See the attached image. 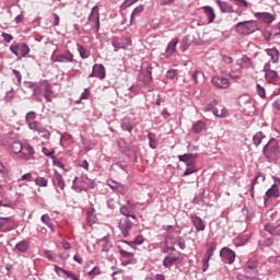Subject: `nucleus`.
<instances>
[{"label": "nucleus", "mask_w": 280, "mask_h": 280, "mask_svg": "<svg viewBox=\"0 0 280 280\" xmlns=\"http://www.w3.org/2000/svg\"><path fill=\"white\" fill-rule=\"evenodd\" d=\"M206 128H207V124L202 120H199L192 125V131L196 133L202 132V130H205Z\"/></svg>", "instance_id": "c9c22d12"}, {"label": "nucleus", "mask_w": 280, "mask_h": 280, "mask_svg": "<svg viewBox=\"0 0 280 280\" xmlns=\"http://www.w3.org/2000/svg\"><path fill=\"white\" fill-rule=\"evenodd\" d=\"M220 255L223 259H226L229 264H233V261H235V252L230 248H222Z\"/></svg>", "instance_id": "a211bd4d"}, {"label": "nucleus", "mask_w": 280, "mask_h": 280, "mask_svg": "<svg viewBox=\"0 0 280 280\" xmlns=\"http://www.w3.org/2000/svg\"><path fill=\"white\" fill-rule=\"evenodd\" d=\"M180 261H183V258L168 255L164 258L163 266L164 268H172V266H176V264H180Z\"/></svg>", "instance_id": "f3484780"}, {"label": "nucleus", "mask_w": 280, "mask_h": 280, "mask_svg": "<svg viewBox=\"0 0 280 280\" xmlns=\"http://www.w3.org/2000/svg\"><path fill=\"white\" fill-rule=\"evenodd\" d=\"M55 178L57 180L58 187H60L61 189H65V179L62 178V175L57 171L55 172Z\"/></svg>", "instance_id": "79ce46f5"}, {"label": "nucleus", "mask_w": 280, "mask_h": 280, "mask_svg": "<svg viewBox=\"0 0 280 280\" xmlns=\"http://www.w3.org/2000/svg\"><path fill=\"white\" fill-rule=\"evenodd\" d=\"M202 10L208 19V23H213L215 21V11L209 5L202 7Z\"/></svg>", "instance_id": "b1692460"}, {"label": "nucleus", "mask_w": 280, "mask_h": 280, "mask_svg": "<svg viewBox=\"0 0 280 280\" xmlns=\"http://www.w3.org/2000/svg\"><path fill=\"white\" fill-rule=\"evenodd\" d=\"M217 4L219 5L221 12L223 13H233L235 10L233 9V5L229 4V2L217 0Z\"/></svg>", "instance_id": "5701e85b"}, {"label": "nucleus", "mask_w": 280, "mask_h": 280, "mask_svg": "<svg viewBox=\"0 0 280 280\" xmlns=\"http://www.w3.org/2000/svg\"><path fill=\"white\" fill-rule=\"evenodd\" d=\"M277 78H279V74L277 73V71L265 68L266 82H268L269 84H272V82H277Z\"/></svg>", "instance_id": "4be33fe9"}, {"label": "nucleus", "mask_w": 280, "mask_h": 280, "mask_svg": "<svg viewBox=\"0 0 280 280\" xmlns=\"http://www.w3.org/2000/svg\"><path fill=\"white\" fill-rule=\"evenodd\" d=\"M178 161L185 163L187 167H194V165L196 164V155L191 153L178 155Z\"/></svg>", "instance_id": "dca6fc26"}, {"label": "nucleus", "mask_w": 280, "mask_h": 280, "mask_svg": "<svg viewBox=\"0 0 280 280\" xmlns=\"http://www.w3.org/2000/svg\"><path fill=\"white\" fill-rule=\"evenodd\" d=\"M262 152L269 161H275L279 156V141L271 138L268 143L264 147Z\"/></svg>", "instance_id": "f03ea898"}, {"label": "nucleus", "mask_w": 280, "mask_h": 280, "mask_svg": "<svg viewBox=\"0 0 280 280\" xmlns=\"http://www.w3.org/2000/svg\"><path fill=\"white\" fill-rule=\"evenodd\" d=\"M21 56H27L30 54V46L27 44H22L19 46Z\"/></svg>", "instance_id": "a18cd8bd"}, {"label": "nucleus", "mask_w": 280, "mask_h": 280, "mask_svg": "<svg viewBox=\"0 0 280 280\" xmlns=\"http://www.w3.org/2000/svg\"><path fill=\"white\" fill-rule=\"evenodd\" d=\"M89 277H97L98 275H102V270H100V267H94L91 271L88 272Z\"/></svg>", "instance_id": "09e8293b"}, {"label": "nucleus", "mask_w": 280, "mask_h": 280, "mask_svg": "<svg viewBox=\"0 0 280 280\" xmlns=\"http://www.w3.org/2000/svg\"><path fill=\"white\" fill-rule=\"evenodd\" d=\"M211 83L215 89H229L231 86V82L229 79L220 75H214L211 78Z\"/></svg>", "instance_id": "6e6552de"}, {"label": "nucleus", "mask_w": 280, "mask_h": 280, "mask_svg": "<svg viewBox=\"0 0 280 280\" xmlns=\"http://www.w3.org/2000/svg\"><path fill=\"white\" fill-rule=\"evenodd\" d=\"M209 270V260L202 259V272H207Z\"/></svg>", "instance_id": "69168bd1"}, {"label": "nucleus", "mask_w": 280, "mask_h": 280, "mask_svg": "<svg viewBox=\"0 0 280 280\" xmlns=\"http://www.w3.org/2000/svg\"><path fill=\"white\" fill-rule=\"evenodd\" d=\"M139 0H125L124 5L125 8H130V5H135Z\"/></svg>", "instance_id": "052dcab7"}, {"label": "nucleus", "mask_w": 280, "mask_h": 280, "mask_svg": "<svg viewBox=\"0 0 280 280\" xmlns=\"http://www.w3.org/2000/svg\"><path fill=\"white\" fill-rule=\"evenodd\" d=\"M78 51L81 56V58H89V56H91V51H89L86 48H84L83 46L78 45Z\"/></svg>", "instance_id": "37998d69"}, {"label": "nucleus", "mask_w": 280, "mask_h": 280, "mask_svg": "<svg viewBox=\"0 0 280 280\" xmlns=\"http://www.w3.org/2000/svg\"><path fill=\"white\" fill-rule=\"evenodd\" d=\"M212 114L214 117H219V119H224L225 117H229V109L224 106H220V108L214 107L212 108Z\"/></svg>", "instance_id": "412c9836"}, {"label": "nucleus", "mask_w": 280, "mask_h": 280, "mask_svg": "<svg viewBox=\"0 0 280 280\" xmlns=\"http://www.w3.org/2000/svg\"><path fill=\"white\" fill-rule=\"evenodd\" d=\"M35 119H36V112H28L25 116V121L28 127H30V124H34Z\"/></svg>", "instance_id": "a19ab883"}, {"label": "nucleus", "mask_w": 280, "mask_h": 280, "mask_svg": "<svg viewBox=\"0 0 280 280\" xmlns=\"http://www.w3.org/2000/svg\"><path fill=\"white\" fill-rule=\"evenodd\" d=\"M0 207L8 209V211H7L8 215H9V213H12V211H14V202L8 198L0 200ZM3 208H0V213L2 215H5V210Z\"/></svg>", "instance_id": "4468645a"}, {"label": "nucleus", "mask_w": 280, "mask_h": 280, "mask_svg": "<svg viewBox=\"0 0 280 280\" xmlns=\"http://www.w3.org/2000/svg\"><path fill=\"white\" fill-rule=\"evenodd\" d=\"M176 45H178V38H173L172 42L167 45L166 52L172 56L176 54Z\"/></svg>", "instance_id": "f704fd0d"}, {"label": "nucleus", "mask_w": 280, "mask_h": 280, "mask_svg": "<svg viewBox=\"0 0 280 280\" xmlns=\"http://www.w3.org/2000/svg\"><path fill=\"white\" fill-rule=\"evenodd\" d=\"M119 253L122 257H135V253H132V252H127V250L120 249Z\"/></svg>", "instance_id": "13d9d810"}, {"label": "nucleus", "mask_w": 280, "mask_h": 280, "mask_svg": "<svg viewBox=\"0 0 280 280\" xmlns=\"http://www.w3.org/2000/svg\"><path fill=\"white\" fill-rule=\"evenodd\" d=\"M191 223L194 224L196 231H205L207 229V225L205 224L203 220L198 215H192L190 218Z\"/></svg>", "instance_id": "6ab92c4d"}, {"label": "nucleus", "mask_w": 280, "mask_h": 280, "mask_svg": "<svg viewBox=\"0 0 280 280\" xmlns=\"http://www.w3.org/2000/svg\"><path fill=\"white\" fill-rule=\"evenodd\" d=\"M91 27H95L96 32H100V8L93 7L88 18Z\"/></svg>", "instance_id": "0eeeda50"}, {"label": "nucleus", "mask_w": 280, "mask_h": 280, "mask_svg": "<svg viewBox=\"0 0 280 280\" xmlns=\"http://www.w3.org/2000/svg\"><path fill=\"white\" fill-rule=\"evenodd\" d=\"M237 65L241 67V69H248L252 67L253 62L250 61V58L243 57L237 60Z\"/></svg>", "instance_id": "7c9ffc66"}, {"label": "nucleus", "mask_w": 280, "mask_h": 280, "mask_svg": "<svg viewBox=\"0 0 280 280\" xmlns=\"http://www.w3.org/2000/svg\"><path fill=\"white\" fill-rule=\"evenodd\" d=\"M34 95H44L46 102H51L54 97V90H51V84L49 82L43 80L39 81L35 86Z\"/></svg>", "instance_id": "f257e3e1"}, {"label": "nucleus", "mask_w": 280, "mask_h": 280, "mask_svg": "<svg viewBox=\"0 0 280 280\" xmlns=\"http://www.w3.org/2000/svg\"><path fill=\"white\" fill-rule=\"evenodd\" d=\"M236 5H238V8H248V5H250V3H248V1L246 0H234Z\"/></svg>", "instance_id": "3c124183"}, {"label": "nucleus", "mask_w": 280, "mask_h": 280, "mask_svg": "<svg viewBox=\"0 0 280 280\" xmlns=\"http://www.w3.org/2000/svg\"><path fill=\"white\" fill-rule=\"evenodd\" d=\"M215 248H218V245L215 243H211L202 259L210 261L211 257H213V253H215Z\"/></svg>", "instance_id": "cd10ccee"}, {"label": "nucleus", "mask_w": 280, "mask_h": 280, "mask_svg": "<svg viewBox=\"0 0 280 280\" xmlns=\"http://www.w3.org/2000/svg\"><path fill=\"white\" fill-rule=\"evenodd\" d=\"M89 95H91V92L89 89H85L84 92L81 94V100H89Z\"/></svg>", "instance_id": "0e129e2a"}, {"label": "nucleus", "mask_w": 280, "mask_h": 280, "mask_svg": "<svg viewBox=\"0 0 280 280\" xmlns=\"http://www.w3.org/2000/svg\"><path fill=\"white\" fill-rule=\"evenodd\" d=\"M148 139L150 148H152V150H156V145H159V139H156V133L149 132Z\"/></svg>", "instance_id": "473e14b6"}, {"label": "nucleus", "mask_w": 280, "mask_h": 280, "mask_svg": "<svg viewBox=\"0 0 280 280\" xmlns=\"http://www.w3.org/2000/svg\"><path fill=\"white\" fill-rule=\"evenodd\" d=\"M89 78H98V80H104V78H106V69L103 65H94Z\"/></svg>", "instance_id": "ddd939ff"}, {"label": "nucleus", "mask_w": 280, "mask_h": 280, "mask_svg": "<svg viewBox=\"0 0 280 280\" xmlns=\"http://www.w3.org/2000/svg\"><path fill=\"white\" fill-rule=\"evenodd\" d=\"M145 280H165V276L159 273L153 277H148V278H145Z\"/></svg>", "instance_id": "4d7b16f0"}, {"label": "nucleus", "mask_w": 280, "mask_h": 280, "mask_svg": "<svg viewBox=\"0 0 280 280\" xmlns=\"http://www.w3.org/2000/svg\"><path fill=\"white\" fill-rule=\"evenodd\" d=\"M42 222L44 224H46V226H48V229H50V231L55 232L56 230L54 229V223H51V218L49 217V214H44L42 215Z\"/></svg>", "instance_id": "58836bf2"}, {"label": "nucleus", "mask_w": 280, "mask_h": 280, "mask_svg": "<svg viewBox=\"0 0 280 280\" xmlns=\"http://www.w3.org/2000/svg\"><path fill=\"white\" fill-rule=\"evenodd\" d=\"M143 242H145V238L143 237V235H138L133 240V244H137L138 246H141V244H143Z\"/></svg>", "instance_id": "5fc2aeb1"}, {"label": "nucleus", "mask_w": 280, "mask_h": 280, "mask_svg": "<svg viewBox=\"0 0 280 280\" xmlns=\"http://www.w3.org/2000/svg\"><path fill=\"white\" fill-rule=\"evenodd\" d=\"M62 273L70 280H78V276L73 275L71 271L62 270Z\"/></svg>", "instance_id": "864d4df0"}, {"label": "nucleus", "mask_w": 280, "mask_h": 280, "mask_svg": "<svg viewBox=\"0 0 280 280\" xmlns=\"http://www.w3.org/2000/svg\"><path fill=\"white\" fill-rule=\"evenodd\" d=\"M28 128L30 130H34L35 132H37V135H42L43 137H49L51 135L49 130L38 121L30 122Z\"/></svg>", "instance_id": "9b49d317"}, {"label": "nucleus", "mask_w": 280, "mask_h": 280, "mask_svg": "<svg viewBox=\"0 0 280 280\" xmlns=\"http://www.w3.org/2000/svg\"><path fill=\"white\" fill-rule=\"evenodd\" d=\"M264 139H266V135H264V132L258 131L254 137H253V143L254 145H260L261 141H264Z\"/></svg>", "instance_id": "e433bc0d"}, {"label": "nucleus", "mask_w": 280, "mask_h": 280, "mask_svg": "<svg viewBox=\"0 0 280 280\" xmlns=\"http://www.w3.org/2000/svg\"><path fill=\"white\" fill-rule=\"evenodd\" d=\"M135 209H137V205L131 203L130 201H127L126 206L120 207V213L121 215H125V218H132V220H137V215H135Z\"/></svg>", "instance_id": "1a4fd4ad"}, {"label": "nucleus", "mask_w": 280, "mask_h": 280, "mask_svg": "<svg viewBox=\"0 0 280 280\" xmlns=\"http://www.w3.org/2000/svg\"><path fill=\"white\" fill-rule=\"evenodd\" d=\"M42 152L45 154V156H54V150H49L45 147L42 149Z\"/></svg>", "instance_id": "bf43d9fd"}, {"label": "nucleus", "mask_w": 280, "mask_h": 280, "mask_svg": "<svg viewBox=\"0 0 280 280\" xmlns=\"http://www.w3.org/2000/svg\"><path fill=\"white\" fill-rule=\"evenodd\" d=\"M133 223L128 218H121L118 222V229L122 237H130V231H132Z\"/></svg>", "instance_id": "39448f33"}, {"label": "nucleus", "mask_w": 280, "mask_h": 280, "mask_svg": "<svg viewBox=\"0 0 280 280\" xmlns=\"http://www.w3.org/2000/svg\"><path fill=\"white\" fill-rule=\"evenodd\" d=\"M266 196H267V198H279V196H280L279 186H277V184H273L271 186V188H269L266 191Z\"/></svg>", "instance_id": "bb28decb"}, {"label": "nucleus", "mask_w": 280, "mask_h": 280, "mask_svg": "<svg viewBox=\"0 0 280 280\" xmlns=\"http://www.w3.org/2000/svg\"><path fill=\"white\" fill-rule=\"evenodd\" d=\"M194 172H196V170L191 166H188V168H186V171L184 172V176H189V174H194Z\"/></svg>", "instance_id": "338daca9"}, {"label": "nucleus", "mask_w": 280, "mask_h": 280, "mask_svg": "<svg viewBox=\"0 0 280 280\" xmlns=\"http://www.w3.org/2000/svg\"><path fill=\"white\" fill-rule=\"evenodd\" d=\"M139 80L150 84L152 82V68L149 65H143L139 73Z\"/></svg>", "instance_id": "9d476101"}, {"label": "nucleus", "mask_w": 280, "mask_h": 280, "mask_svg": "<svg viewBox=\"0 0 280 280\" xmlns=\"http://www.w3.org/2000/svg\"><path fill=\"white\" fill-rule=\"evenodd\" d=\"M264 180H266V175L259 173L255 179H253L252 182V189H250V196L252 198H254L255 196V185H257V183H264Z\"/></svg>", "instance_id": "a878e982"}, {"label": "nucleus", "mask_w": 280, "mask_h": 280, "mask_svg": "<svg viewBox=\"0 0 280 280\" xmlns=\"http://www.w3.org/2000/svg\"><path fill=\"white\" fill-rule=\"evenodd\" d=\"M144 8L145 7H143V4H140L133 9V11L130 15V25H133L136 16H139V14H141V12H143Z\"/></svg>", "instance_id": "2f4dec72"}, {"label": "nucleus", "mask_w": 280, "mask_h": 280, "mask_svg": "<svg viewBox=\"0 0 280 280\" xmlns=\"http://www.w3.org/2000/svg\"><path fill=\"white\" fill-rule=\"evenodd\" d=\"M36 84L37 83H34V82H32V81H25L24 82V86L26 88V89H32V91L35 93L36 92Z\"/></svg>", "instance_id": "8fccbe9b"}, {"label": "nucleus", "mask_w": 280, "mask_h": 280, "mask_svg": "<svg viewBox=\"0 0 280 280\" xmlns=\"http://www.w3.org/2000/svg\"><path fill=\"white\" fill-rule=\"evenodd\" d=\"M23 143L15 141L11 144V150L14 154H21L23 152Z\"/></svg>", "instance_id": "4c0bfd02"}, {"label": "nucleus", "mask_w": 280, "mask_h": 280, "mask_svg": "<svg viewBox=\"0 0 280 280\" xmlns=\"http://www.w3.org/2000/svg\"><path fill=\"white\" fill-rule=\"evenodd\" d=\"M20 180H32V173H25L24 175H22Z\"/></svg>", "instance_id": "e2e57ef3"}, {"label": "nucleus", "mask_w": 280, "mask_h": 280, "mask_svg": "<svg viewBox=\"0 0 280 280\" xmlns=\"http://www.w3.org/2000/svg\"><path fill=\"white\" fill-rule=\"evenodd\" d=\"M273 108H276V110H280V98H277L273 104H272Z\"/></svg>", "instance_id": "774afa93"}, {"label": "nucleus", "mask_w": 280, "mask_h": 280, "mask_svg": "<svg viewBox=\"0 0 280 280\" xmlns=\"http://www.w3.org/2000/svg\"><path fill=\"white\" fill-rule=\"evenodd\" d=\"M30 248V242L28 241H21L15 245V250L18 253H25Z\"/></svg>", "instance_id": "72a5a7b5"}, {"label": "nucleus", "mask_w": 280, "mask_h": 280, "mask_svg": "<svg viewBox=\"0 0 280 280\" xmlns=\"http://www.w3.org/2000/svg\"><path fill=\"white\" fill-rule=\"evenodd\" d=\"M166 248L168 250H176V246L180 248V250H185V238L177 236V237H172L167 236L165 241Z\"/></svg>", "instance_id": "20e7f679"}, {"label": "nucleus", "mask_w": 280, "mask_h": 280, "mask_svg": "<svg viewBox=\"0 0 280 280\" xmlns=\"http://www.w3.org/2000/svg\"><path fill=\"white\" fill-rule=\"evenodd\" d=\"M256 91L259 97H261L262 100L266 98V89L261 86V84L256 85Z\"/></svg>", "instance_id": "49530a36"}, {"label": "nucleus", "mask_w": 280, "mask_h": 280, "mask_svg": "<svg viewBox=\"0 0 280 280\" xmlns=\"http://www.w3.org/2000/svg\"><path fill=\"white\" fill-rule=\"evenodd\" d=\"M256 16L264 23H272L275 21V15L270 13H256Z\"/></svg>", "instance_id": "c85d7f7f"}, {"label": "nucleus", "mask_w": 280, "mask_h": 280, "mask_svg": "<svg viewBox=\"0 0 280 280\" xmlns=\"http://www.w3.org/2000/svg\"><path fill=\"white\" fill-rule=\"evenodd\" d=\"M200 70H195L192 71L190 78L192 80V82H195V84H198V77L200 75Z\"/></svg>", "instance_id": "603ef678"}, {"label": "nucleus", "mask_w": 280, "mask_h": 280, "mask_svg": "<svg viewBox=\"0 0 280 280\" xmlns=\"http://www.w3.org/2000/svg\"><path fill=\"white\" fill-rule=\"evenodd\" d=\"M102 252L103 253H108L110 248H113V243L108 241V238H103L102 241Z\"/></svg>", "instance_id": "ea45409f"}, {"label": "nucleus", "mask_w": 280, "mask_h": 280, "mask_svg": "<svg viewBox=\"0 0 280 280\" xmlns=\"http://www.w3.org/2000/svg\"><path fill=\"white\" fill-rule=\"evenodd\" d=\"M176 75H177L176 70H168V71L166 72V78H167L168 80H174V78H176Z\"/></svg>", "instance_id": "6e6d98bb"}, {"label": "nucleus", "mask_w": 280, "mask_h": 280, "mask_svg": "<svg viewBox=\"0 0 280 280\" xmlns=\"http://www.w3.org/2000/svg\"><path fill=\"white\" fill-rule=\"evenodd\" d=\"M257 30V23L255 21L240 22L235 25V32L237 34L248 35L253 34Z\"/></svg>", "instance_id": "7ed1b4c3"}, {"label": "nucleus", "mask_w": 280, "mask_h": 280, "mask_svg": "<svg viewBox=\"0 0 280 280\" xmlns=\"http://www.w3.org/2000/svg\"><path fill=\"white\" fill-rule=\"evenodd\" d=\"M23 150L24 152L21 154V159H24V161H32V159H34V147L26 144Z\"/></svg>", "instance_id": "aec40b11"}, {"label": "nucleus", "mask_w": 280, "mask_h": 280, "mask_svg": "<svg viewBox=\"0 0 280 280\" xmlns=\"http://www.w3.org/2000/svg\"><path fill=\"white\" fill-rule=\"evenodd\" d=\"M267 55L271 58V62H279V49L277 48H268L266 49Z\"/></svg>", "instance_id": "c756f323"}, {"label": "nucleus", "mask_w": 280, "mask_h": 280, "mask_svg": "<svg viewBox=\"0 0 280 280\" xmlns=\"http://www.w3.org/2000/svg\"><path fill=\"white\" fill-rule=\"evenodd\" d=\"M51 60L52 62H73V54L67 51L61 55H52Z\"/></svg>", "instance_id": "2eb2a0df"}, {"label": "nucleus", "mask_w": 280, "mask_h": 280, "mask_svg": "<svg viewBox=\"0 0 280 280\" xmlns=\"http://www.w3.org/2000/svg\"><path fill=\"white\" fill-rule=\"evenodd\" d=\"M47 179L45 177H36L35 178V185L38 187H47Z\"/></svg>", "instance_id": "c03bdc74"}, {"label": "nucleus", "mask_w": 280, "mask_h": 280, "mask_svg": "<svg viewBox=\"0 0 280 280\" xmlns=\"http://www.w3.org/2000/svg\"><path fill=\"white\" fill-rule=\"evenodd\" d=\"M16 229V221L12 217H0V231L8 233Z\"/></svg>", "instance_id": "423d86ee"}, {"label": "nucleus", "mask_w": 280, "mask_h": 280, "mask_svg": "<svg viewBox=\"0 0 280 280\" xmlns=\"http://www.w3.org/2000/svg\"><path fill=\"white\" fill-rule=\"evenodd\" d=\"M2 38L5 40V43H10L14 37L8 33H2Z\"/></svg>", "instance_id": "680f3d73"}, {"label": "nucleus", "mask_w": 280, "mask_h": 280, "mask_svg": "<svg viewBox=\"0 0 280 280\" xmlns=\"http://www.w3.org/2000/svg\"><path fill=\"white\" fill-rule=\"evenodd\" d=\"M97 222V217L95 215V208H90L88 210V218H86V223L89 226H93Z\"/></svg>", "instance_id": "393cba45"}, {"label": "nucleus", "mask_w": 280, "mask_h": 280, "mask_svg": "<svg viewBox=\"0 0 280 280\" xmlns=\"http://www.w3.org/2000/svg\"><path fill=\"white\" fill-rule=\"evenodd\" d=\"M107 185H108V187H110V189H119V187H121V184H119L113 179H108Z\"/></svg>", "instance_id": "de8ad7c7"}, {"label": "nucleus", "mask_w": 280, "mask_h": 280, "mask_svg": "<svg viewBox=\"0 0 280 280\" xmlns=\"http://www.w3.org/2000/svg\"><path fill=\"white\" fill-rule=\"evenodd\" d=\"M126 43H124L121 39L114 37L112 39V45L115 48V51H119V49H126L129 45H132V40L130 37L125 38Z\"/></svg>", "instance_id": "f8f14e48"}]
</instances>
